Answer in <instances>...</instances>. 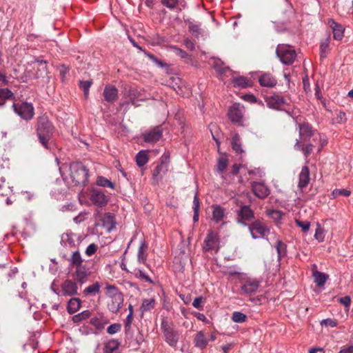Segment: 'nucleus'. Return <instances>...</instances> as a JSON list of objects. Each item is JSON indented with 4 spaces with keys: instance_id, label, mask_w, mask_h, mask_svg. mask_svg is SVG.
<instances>
[{
    "instance_id": "c9c22d12",
    "label": "nucleus",
    "mask_w": 353,
    "mask_h": 353,
    "mask_svg": "<svg viewBox=\"0 0 353 353\" xmlns=\"http://www.w3.org/2000/svg\"><path fill=\"white\" fill-rule=\"evenodd\" d=\"M330 38L328 37L324 41H321L320 46V52H321V57L325 58L327 56V54L330 51Z\"/></svg>"
},
{
    "instance_id": "bf43d9fd",
    "label": "nucleus",
    "mask_w": 353,
    "mask_h": 353,
    "mask_svg": "<svg viewBox=\"0 0 353 353\" xmlns=\"http://www.w3.org/2000/svg\"><path fill=\"white\" fill-rule=\"evenodd\" d=\"M336 122L343 123L347 121L346 114L344 112H339L336 117Z\"/></svg>"
},
{
    "instance_id": "c03bdc74",
    "label": "nucleus",
    "mask_w": 353,
    "mask_h": 353,
    "mask_svg": "<svg viewBox=\"0 0 353 353\" xmlns=\"http://www.w3.org/2000/svg\"><path fill=\"white\" fill-rule=\"evenodd\" d=\"M232 319L235 323H243L246 321L247 316L242 312H234L232 314Z\"/></svg>"
},
{
    "instance_id": "f257e3e1",
    "label": "nucleus",
    "mask_w": 353,
    "mask_h": 353,
    "mask_svg": "<svg viewBox=\"0 0 353 353\" xmlns=\"http://www.w3.org/2000/svg\"><path fill=\"white\" fill-rule=\"evenodd\" d=\"M74 236H76L73 234H68V244L70 248H73L71 250L70 258L68 259L70 267L72 269H74V276L77 281L83 283L86 279L90 275L91 272L88 265L85 263L84 259H83L78 245H80L81 241L79 238H77V247L75 245V241Z\"/></svg>"
},
{
    "instance_id": "58836bf2",
    "label": "nucleus",
    "mask_w": 353,
    "mask_h": 353,
    "mask_svg": "<svg viewBox=\"0 0 353 353\" xmlns=\"http://www.w3.org/2000/svg\"><path fill=\"white\" fill-rule=\"evenodd\" d=\"M104 225L108 224V230H111L114 227V216L111 213H105L103 217Z\"/></svg>"
},
{
    "instance_id": "ea45409f",
    "label": "nucleus",
    "mask_w": 353,
    "mask_h": 353,
    "mask_svg": "<svg viewBox=\"0 0 353 353\" xmlns=\"http://www.w3.org/2000/svg\"><path fill=\"white\" fill-rule=\"evenodd\" d=\"M188 28H189L190 32L195 37H198L201 34V28L200 24L194 23L192 22H190L189 23Z\"/></svg>"
},
{
    "instance_id": "09e8293b",
    "label": "nucleus",
    "mask_w": 353,
    "mask_h": 353,
    "mask_svg": "<svg viewBox=\"0 0 353 353\" xmlns=\"http://www.w3.org/2000/svg\"><path fill=\"white\" fill-rule=\"evenodd\" d=\"M77 285L72 281H68V295H72L77 294Z\"/></svg>"
},
{
    "instance_id": "423d86ee",
    "label": "nucleus",
    "mask_w": 353,
    "mask_h": 353,
    "mask_svg": "<svg viewBox=\"0 0 353 353\" xmlns=\"http://www.w3.org/2000/svg\"><path fill=\"white\" fill-rule=\"evenodd\" d=\"M161 329L165 342L171 347H176L179 339V331L175 330L173 325L165 319L161 321Z\"/></svg>"
},
{
    "instance_id": "9b49d317",
    "label": "nucleus",
    "mask_w": 353,
    "mask_h": 353,
    "mask_svg": "<svg viewBox=\"0 0 353 353\" xmlns=\"http://www.w3.org/2000/svg\"><path fill=\"white\" fill-rule=\"evenodd\" d=\"M219 241L218 235L213 231H210L203 242V250L205 252L212 251L216 250V252L219 250Z\"/></svg>"
},
{
    "instance_id": "4be33fe9",
    "label": "nucleus",
    "mask_w": 353,
    "mask_h": 353,
    "mask_svg": "<svg viewBox=\"0 0 353 353\" xmlns=\"http://www.w3.org/2000/svg\"><path fill=\"white\" fill-rule=\"evenodd\" d=\"M259 81L261 85L270 88L274 87L277 83L276 79L269 73L262 74L260 77Z\"/></svg>"
},
{
    "instance_id": "37998d69",
    "label": "nucleus",
    "mask_w": 353,
    "mask_h": 353,
    "mask_svg": "<svg viewBox=\"0 0 353 353\" xmlns=\"http://www.w3.org/2000/svg\"><path fill=\"white\" fill-rule=\"evenodd\" d=\"M214 68L220 74H225L226 72L229 71V68L224 66L223 63L221 61H215Z\"/></svg>"
},
{
    "instance_id": "6ab92c4d",
    "label": "nucleus",
    "mask_w": 353,
    "mask_h": 353,
    "mask_svg": "<svg viewBox=\"0 0 353 353\" xmlns=\"http://www.w3.org/2000/svg\"><path fill=\"white\" fill-rule=\"evenodd\" d=\"M328 24L332 30L333 37L335 40L341 41L343 38L344 28L333 19L328 21Z\"/></svg>"
},
{
    "instance_id": "6e6d98bb",
    "label": "nucleus",
    "mask_w": 353,
    "mask_h": 353,
    "mask_svg": "<svg viewBox=\"0 0 353 353\" xmlns=\"http://www.w3.org/2000/svg\"><path fill=\"white\" fill-rule=\"evenodd\" d=\"M321 325H325L326 327H334L336 326L337 323L335 320L332 319H323L321 322Z\"/></svg>"
},
{
    "instance_id": "4d7b16f0",
    "label": "nucleus",
    "mask_w": 353,
    "mask_h": 353,
    "mask_svg": "<svg viewBox=\"0 0 353 353\" xmlns=\"http://www.w3.org/2000/svg\"><path fill=\"white\" fill-rule=\"evenodd\" d=\"M92 82L91 81H80L79 86L83 90H89Z\"/></svg>"
},
{
    "instance_id": "a18cd8bd",
    "label": "nucleus",
    "mask_w": 353,
    "mask_h": 353,
    "mask_svg": "<svg viewBox=\"0 0 353 353\" xmlns=\"http://www.w3.org/2000/svg\"><path fill=\"white\" fill-rule=\"evenodd\" d=\"M276 249L278 254V257L280 259L281 256H284L286 252V245L281 241H277L276 245Z\"/></svg>"
},
{
    "instance_id": "49530a36",
    "label": "nucleus",
    "mask_w": 353,
    "mask_h": 353,
    "mask_svg": "<svg viewBox=\"0 0 353 353\" xmlns=\"http://www.w3.org/2000/svg\"><path fill=\"white\" fill-rule=\"evenodd\" d=\"M155 301L154 299H143L141 307L143 311L152 309L154 307Z\"/></svg>"
},
{
    "instance_id": "412c9836",
    "label": "nucleus",
    "mask_w": 353,
    "mask_h": 353,
    "mask_svg": "<svg viewBox=\"0 0 353 353\" xmlns=\"http://www.w3.org/2000/svg\"><path fill=\"white\" fill-rule=\"evenodd\" d=\"M90 324L96 327V329L101 330L104 328L105 325L108 323V320L102 313H97L95 316L91 318Z\"/></svg>"
},
{
    "instance_id": "c756f323",
    "label": "nucleus",
    "mask_w": 353,
    "mask_h": 353,
    "mask_svg": "<svg viewBox=\"0 0 353 353\" xmlns=\"http://www.w3.org/2000/svg\"><path fill=\"white\" fill-rule=\"evenodd\" d=\"M147 249L148 246L144 242H142L139 248L137 254V261L139 263L144 264L147 259Z\"/></svg>"
},
{
    "instance_id": "9d476101",
    "label": "nucleus",
    "mask_w": 353,
    "mask_h": 353,
    "mask_svg": "<svg viewBox=\"0 0 353 353\" xmlns=\"http://www.w3.org/2000/svg\"><path fill=\"white\" fill-rule=\"evenodd\" d=\"M239 217L238 223L247 225V222H250L254 219V213L249 205H242L237 212Z\"/></svg>"
},
{
    "instance_id": "cd10ccee",
    "label": "nucleus",
    "mask_w": 353,
    "mask_h": 353,
    "mask_svg": "<svg viewBox=\"0 0 353 353\" xmlns=\"http://www.w3.org/2000/svg\"><path fill=\"white\" fill-rule=\"evenodd\" d=\"M234 87L245 88L251 85L250 81L245 77H234L232 80Z\"/></svg>"
},
{
    "instance_id": "aec40b11",
    "label": "nucleus",
    "mask_w": 353,
    "mask_h": 353,
    "mask_svg": "<svg viewBox=\"0 0 353 353\" xmlns=\"http://www.w3.org/2000/svg\"><path fill=\"white\" fill-rule=\"evenodd\" d=\"M310 174L309 168L306 165L303 166L299 176L298 187L300 189L305 188L310 183Z\"/></svg>"
},
{
    "instance_id": "864d4df0",
    "label": "nucleus",
    "mask_w": 353,
    "mask_h": 353,
    "mask_svg": "<svg viewBox=\"0 0 353 353\" xmlns=\"http://www.w3.org/2000/svg\"><path fill=\"white\" fill-rule=\"evenodd\" d=\"M161 3L170 9H174L179 4V0H161Z\"/></svg>"
},
{
    "instance_id": "603ef678",
    "label": "nucleus",
    "mask_w": 353,
    "mask_h": 353,
    "mask_svg": "<svg viewBox=\"0 0 353 353\" xmlns=\"http://www.w3.org/2000/svg\"><path fill=\"white\" fill-rule=\"evenodd\" d=\"M296 224L300 227L304 232L310 230V223L309 221H302L299 219L295 221Z\"/></svg>"
},
{
    "instance_id": "a211bd4d",
    "label": "nucleus",
    "mask_w": 353,
    "mask_h": 353,
    "mask_svg": "<svg viewBox=\"0 0 353 353\" xmlns=\"http://www.w3.org/2000/svg\"><path fill=\"white\" fill-rule=\"evenodd\" d=\"M103 95L105 101L113 103L118 98V90L114 85H107L104 88Z\"/></svg>"
},
{
    "instance_id": "69168bd1",
    "label": "nucleus",
    "mask_w": 353,
    "mask_h": 353,
    "mask_svg": "<svg viewBox=\"0 0 353 353\" xmlns=\"http://www.w3.org/2000/svg\"><path fill=\"white\" fill-rule=\"evenodd\" d=\"M173 48L174 49L176 54L181 57V58H186L189 57L186 52H185L182 49H180L176 46H174Z\"/></svg>"
},
{
    "instance_id": "f03ea898",
    "label": "nucleus",
    "mask_w": 353,
    "mask_h": 353,
    "mask_svg": "<svg viewBox=\"0 0 353 353\" xmlns=\"http://www.w3.org/2000/svg\"><path fill=\"white\" fill-rule=\"evenodd\" d=\"M299 139H296L294 149L301 152L305 158H307L316 146V141L321 139V134L314 130L307 123L299 124Z\"/></svg>"
},
{
    "instance_id": "13d9d810",
    "label": "nucleus",
    "mask_w": 353,
    "mask_h": 353,
    "mask_svg": "<svg viewBox=\"0 0 353 353\" xmlns=\"http://www.w3.org/2000/svg\"><path fill=\"white\" fill-rule=\"evenodd\" d=\"M133 320V315L131 314H128L125 321H124V325L125 330H128L130 329L131 324L132 323Z\"/></svg>"
},
{
    "instance_id": "dca6fc26",
    "label": "nucleus",
    "mask_w": 353,
    "mask_h": 353,
    "mask_svg": "<svg viewBox=\"0 0 353 353\" xmlns=\"http://www.w3.org/2000/svg\"><path fill=\"white\" fill-rule=\"evenodd\" d=\"M266 102L269 108L276 110L281 109L286 103L285 99L278 94L267 98Z\"/></svg>"
},
{
    "instance_id": "ddd939ff",
    "label": "nucleus",
    "mask_w": 353,
    "mask_h": 353,
    "mask_svg": "<svg viewBox=\"0 0 353 353\" xmlns=\"http://www.w3.org/2000/svg\"><path fill=\"white\" fill-rule=\"evenodd\" d=\"M170 156L165 153L162 157L161 162L153 170L152 176L154 179H159L161 178L162 174H165L168 170V164Z\"/></svg>"
},
{
    "instance_id": "2eb2a0df",
    "label": "nucleus",
    "mask_w": 353,
    "mask_h": 353,
    "mask_svg": "<svg viewBox=\"0 0 353 353\" xmlns=\"http://www.w3.org/2000/svg\"><path fill=\"white\" fill-rule=\"evenodd\" d=\"M162 137V130L157 127L143 134V140L148 143H155Z\"/></svg>"
},
{
    "instance_id": "4468645a",
    "label": "nucleus",
    "mask_w": 353,
    "mask_h": 353,
    "mask_svg": "<svg viewBox=\"0 0 353 353\" xmlns=\"http://www.w3.org/2000/svg\"><path fill=\"white\" fill-rule=\"evenodd\" d=\"M243 106L239 103L232 105L228 111V117L232 122L237 123L241 121L243 117Z\"/></svg>"
},
{
    "instance_id": "e433bc0d",
    "label": "nucleus",
    "mask_w": 353,
    "mask_h": 353,
    "mask_svg": "<svg viewBox=\"0 0 353 353\" xmlns=\"http://www.w3.org/2000/svg\"><path fill=\"white\" fill-rule=\"evenodd\" d=\"M232 149L234 150H235L237 153L243 152V150L241 148V141H240V137L238 134H235L232 137Z\"/></svg>"
},
{
    "instance_id": "c85d7f7f",
    "label": "nucleus",
    "mask_w": 353,
    "mask_h": 353,
    "mask_svg": "<svg viewBox=\"0 0 353 353\" xmlns=\"http://www.w3.org/2000/svg\"><path fill=\"white\" fill-rule=\"evenodd\" d=\"M132 273L134 274L135 277L141 279L142 281L153 283L152 279L143 270L139 268H132Z\"/></svg>"
},
{
    "instance_id": "2f4dec72",
    "label": "nucleus",
    "mask_w": 353,
    "mask_h": 353,
    "mask_svg": "<svg viewBox=\"0 0 353 353\" xmlns=\"http://www.w3.org/2000/svg\"><path fill=\"white\" fill-rule=\"evenodd\" d=\"M13 93L8 88L0 89V106L5 104L6 100L12 99Z\"/></svg>"
},
{
    "instance_id": "e2e57ef3",
    "label": "nucleus",
    "mask_w": 353,
    "mask_h": 353,
    "mask_svg": "<svg viewBox=\"0 0 353 353\" xmlns=\"http://www.w3.org/2000/svg\"><path fill=\"white\" fill-rule=\"evenodd\" d=\"M184 46L190 50H194L195 48L194 43L190 39H185L183 41Z\"/></svg>"
},
{
    "instance_id": "f3484780",
    "label": "nucleus",
    "mask_w": 353,
    "mask_h": 353,
    "mask_svg": "<svg viewBox=\"0 0 353 353\" xmlns=\"http://www.w3.org/2000/svg\"><path fill=\"white\" fill-rule=\"evenodd\" d=\"M260 285V282L256 279H248L241 286V291L244 294H252L255 293Z\"/></svg>"
},
{
    "instance_id": "1a4fd4ad",
    "label": "nucleus",
    "mask_w": 353,
    "mask_h": 353,
    "mask_svg": "<svg viewBox=\"0 0 353 353\" xmlns=\"http://www.w3.org/2000/svg\"><path fill=\"white\" fill-rule=\"evenodd\" d=\"M14 112L22 119L28 121L33 118L34 109L31 103H22L21 104H12Z\"/></svg>"
},
{
    "instance_id": "393cba45",
    "label": "nucleus",
    "mask_w": 353,
    "mask_h": 353,
    "mask_svg": "<svg viewBox=\"0 0 353 353\" xmlns=\"http://www.w3.org/2000/svg\"><path fill=\"white\" fill-rule=\"evenodd\" d=\"M265 212L267 216L272 219L276 225L281 223L283 216V213L281 211L277 210H268Z\"/></svg>"
},
{
    "instance_id": "8fccbe9b",
    "label": "nucleus",
    "mask_w": 353,
    "mask_h": 353,
    "mask_svg": "<svg viewBox=\"0 0 353 353\" xmlns=\"http://www.w3.org/2000/svg\"><path fill=\"white\" fill-rule=\"evenodd\" d=\"M350 194V191L345 189H335L332 192V195L334 197H337L339 196H348Z\"/></svg>"
},
{
    "instance_id": "052dcab7",
    "label": "nucleus",
    "mask_w": 353,
    "mask_h": 353,
    "mask_svg": "<svg viewBox=\"0 0 353 353\" xmlns=\"http://www.w3.org/2000/svg\"><path fill=\"white\" fill-rule=\"evenodd\" d=\"M203 301V298L202 296L196 297L192 302V306L196 309H200L201 307V303Z\"/></svg>"
},
{
    "instance_id": "5fc2aeb1",
    "label": "nucleus",
    "mask_w": 353,
    "mask_h": 353,
    "mask_svg": "<svg viewBox=\"0 0 353 353\" xmlns=\"http://www.w3.org/2000/svg\"><path fill=\"white\" fill-rule=\"evenodd\" d=\"M97 248L98 247L95 243H91L85 249V253L88 256H91L96 253Z\"/></svg>"
},
{
    "instance_id": "680f3d73",
    "label": "nucleus",
    "mask_w": 353,
    "mask_h": 353,
    "mask_svg": "<svg viewBox=\"0 0 353 353\" xmlns=\"http://www.w3.org/2000/svg\"><path fill=\"white\" fill-rule=\"evenodd\" d=\"M199 208H200L199 199L197 193H196L194 196V200H193V210H194V212H199Z\"/></svg>"
},
{
    "instance_id": "5701e85b",
    "label": "nucleus",
    "mask_w": 353,
    "mask_h": 353,
    "mask_svg": "<svg viewBox=\"0 0 353 353\" xmlns=\"http://www.w3.org/2000/svg\"><path fill=\"white\" fill-rule=\"evenodd\" d=\"M90 199L93 203L99 206H103L108 203L107 196L101 192H94L91 195Z\"/></svg>"
},
{
    "instance_id": "79ce46f5",
    "label": "nucleus",
    "mask_w": 353,
    "mask_h": 353,
    "mask_svg": "<svg viewBox=\"0 0 353 353\" xmlns=\"http://www.w3.org/2000/svg\"><path fill=\"white\" fill-rule=\"evenodd\" d=\"M97 183L99 186L109 187L112 189L114 188V184L103 176H99L97 180Z\"/></svg>"
},
{
    "instance_id": "de8ad7c7",
    "label": "nucleus",
    "mask_w": 353,
    "mask_h": 353,
    "mask_svg": "<svg viewBox=\"0 0 353 353\" xmlns=\"http://www.w3.org/2000/svg\"><path fill=\"white\" fill-rule=\"evenodd\" d=\"M324 229L320 225V224H317V228L315 231L314 238L319 242H323L324 241Z\"/></svg>"
},
{
    "instance_id": "338daca9",
    "label": "nucleus",
    "mask_w": 353,
    "mask_h": 353,
    "mask_svg": "<svg viewBox=\"0 0 353 353\" xmlns=\"http://www.w3.org/2000/svg\"><path fill=\"white\" fill-rule=\"evenodd\" d=\"M338 353H353V345L343 346Z\"/></svg>"
},
{
    "instance_id": "f8f14e48",
    "label": "nucleus",
    "mask_w": 353,
    "mask_h": 353,
    "mask_svg": "<svg viewBox=\"0 0 353 353\" xmlns=\"http://www.w3.org/2000/svg\"><path fill=\"white\" fill-rule=\"evenodd\" d=\"M252 190L256 196L261 199L267 197L270 193L268 187L262 182H253Z\"/></svg>"
},
{
    "instance_id": "a878e982",
    "label": "nucleus",
    "mask_w": 353,
    "mask_h": 353,
    "mask_svg": "<svg viewBox=\"0 0 353 353\" xmlns=\"http://www.w3.org/2000/svg\"><path fill=\"white\" fill-rule=\"evenodd\" d=\"M81 304V301L79 298H72L68 301V312L73 314L77 312Z\"/></svg>"
},
{
    "instance_id": "0eeeda50",
    "label": "nucleus",
    "mask_w": 353,
    "mask_h": 353,
    "mask_svg": "<svg viewBox=\"0 0 353 353\" xmlns=\"http://www.w3.org/2000/svg\"><path fill=\"white\" fill-rule=\"evenodd\" d=\"M248 229L253 239H267L270 232V228L261 220H255L248 225Z\"/></svg>"
},
{
    "instance_id": "b1692460",
    "label": "nucleus",
    "mask_w": 353,
    "mask_h": 353,
    "mask_svg": "<svg viewBox=\"0 0 353 353\" xmlns=\"http://www.w3.org/2000/svg\"><path fill=\"white\" fill-rule=\"evenodd\" d=\"M208 341L209 340L205 338L203 331L199 332L194 339V345L201 350L206 347Z\"/></svg>"
},
{
    "instance_id": "7ed1b4c3",
    "label": "nucleus",
    "mask_w": 353,
    "mask_h": 353,
    "mask_svg": "<svg viewBox=\"0 0 353 353\" xmlns=\"http://www.w3.org/2000/svg\"><path fill=\"white\" fill-rule=\"evenodd\" d=\"M54 128L46 117L39 119L37 125V135L42 145L48 148V144L53 134Z\"/></svg>"
},
{
    "instance_id": "473e14b6",
    "label": "nucleus",
    "mask_w": 353,
    "mask_h": 353,
    "mask_svg": "<svg viewBox=\"0 0 353 353\" xmlns=\"http://www.w3.org/2000/svg\"><path fill=\"white\" fill-rule=\"evenodd\" d=\"M148 161V157L145 151H140L136 156V162L139 167H142Z\"/></svg>"
},
{
    "instance_id": "39448f33",
    "label": "nucleus",
    "mask_w": 353,
    "mask_h": 353,
    "mask_svg": "<svg viewBox=\"0 0 353 353\" xmlns=\"http://www.w3.org/2000/svg\"><path fill=\"white\" fill-rule=\"evenodd\" d=\"M70 178L75 185H85L88 180V170L79 162L70 164Z\"/></svg>"
},
{
    "instance_id": "7c9ffc66",
    "label": "nucleus",
    "mask_w": 353,
    "mask_h": 353,
    "mask_svg": "<svg viewBox=\"0 0 353 353\" xmlns=\"http://www.w3.org/2000/svg\"><path fill=\"white\" fill-rule=\"evenodd\" d=\"M119 342L117 340L112 339L110 340L104 347V353H114L117 352L119 346Z\"/></svg>"
},
{
    "instance_id": "f704fd0d",
    "label": "nucleus",
    "mask_w": 353,
    "mask_h": 353,
    "mask_svg": "<svg viewBox=\"0 0 353 353\" xmlns=\"http://www.w3.org/2000/svg\"><path fill=\"white\" fill-rule=\"evenodd\" d=\"M91 316V312L90 310H84L81 313H79L74 316H72V320L74 323H79L83 320H85L90 318Z\"/></svg>"
},
{
    "instance_id": "774afa93",
    "label": "nucleus",
    "mask_w": 353,
    "mask_h": 353,
    "mask_svg": "<svg viewBox=\"0 0 353 353\" xmlns=\"http://www.w3.org/2000/svg\"><path fill=\"white\" fill-rule=\"evenodd\" d=\"M51 263H52L50 265L49 267V271L52 274H54L57 271V263L54 259H51Z\"/></svg>"
},
{
    "instance_id": "6e6552de",
    "label": "nucleus",
    "mask_w": 353,
    "mask_h": 353,
    "mask_svg": "<svg viewBox=\"0 0 353 353\" xmlns=\"http://www.w3.org/2000/svg\"><path fill=\"white\" fill-rule=\"evenodd\" d=\"M276 52L281 61L285 65L292 64L296 57L295 50L284 44L278 45Z\"/></svg>"
},
{
    "instance_id": "0e129e2a",
    "label": "nucleus",
    "mask_w": 353,
    "mask_h": 353,
    "mask_svg": "<svg viewBox=\"0 0 353 353\" xmlns=\"http://www.w3.org/2000/svg\"><path fill=\"white\" fill-rule=\"evenodd\" d=\"M339 302L345 307H349L351 303V299L350 296H344L339 299Z\"/></svg>"
},
{
    "instance_id": "4c0bfd02",
    "label": "nucleus",
    "mask_w": 353,
    "mask_h": 353,
    "mask_svg": "<svg viewBox=\"0 0 353 353\" xmlns=\"http://www.w3.org/2000/svg\"><path fill=\"white\" fill-rule=\"evenodd\" d=\"M228 160L226 157H221L218 159L217 165H216V170L219 173H223V171L225 170V168L228 166Z\"/></svg>"
},
{
    "instance_id": "3c124183",
    "label": "nucleus",
    "mask_w": 353,
    "mask_h": 353,
    "mask_svg": "<svg viewBox=\"0 0 353 353\" xmlns=\"http://www.w3.org/2000/svg\"><path fill=\"white\" fill-rule=\"evenodd\" d=\"M121 329V325L119 323H114L110 325L108 329L107 332L110 334H114L119 332Z\"/></svg>"
},
{
    "instance_id": "20e7f679",
    "label": "nucleus",
    "mask_w": 353,
    "mask_h": 353,
    "mask_svg": "<svg viewBox=\"0 0 353 353\" xmlns=\"http://www.w3.org/2000/svg\"><path fill=\"white\" fill-rule=\"evenodd\" d=\"M105 288L108 296L110 299L108 307L110 312L117 313L123 304V296L114 285H107Z\"/></svg>"
},
{
    "instance_id": "bb28decb",
    "label": "nucleus",
    "mask_w": 353,
    "mask_h": 353,
    "mask_svg": "<svg viewBox=\"0 0 353 353\" xmlns=\"http://www.w3.org/2000/svg\"><path fill=\"white\" fill-rule=\"evenodd\" d=\"M212 208L213 220L216 223L221 221L225 216V210L217 205H212Z\"/></svg>"
},
{
    "instance_id": "a19ab883",
    "label": "nucleus",
    "mask_w": 353,
    "mask_h": 353,
    "mask_svg": "<svg viewBox=\"0 0 353 353\" xmlns=\"http://www.w3.org/2000/svg\"><path fill=\"white\" fill-rule=\"evenodd\" d=\"M100 285L98 282L94 283L85 288L84 293L85 294H95L100 290Z\"/></svg>"
},
{
    "instance_id": "72a5a7b5",
    "label": "nucleus",
    "mask_w": 353,
    "mask_h": 353,
    "mask_svg": "<svg viewBox=\"0 0 353 353\" xmlns=\"http://www.w3.org/2000/svg\"><path fill=\"white\" fill-rule=\"evenodd\" d=\"M314 282L316 283L318 286L323 285L325 283L327 279L328 278L327 275L318 271L314 272Z\"/></svg>"
}]
</instances>
